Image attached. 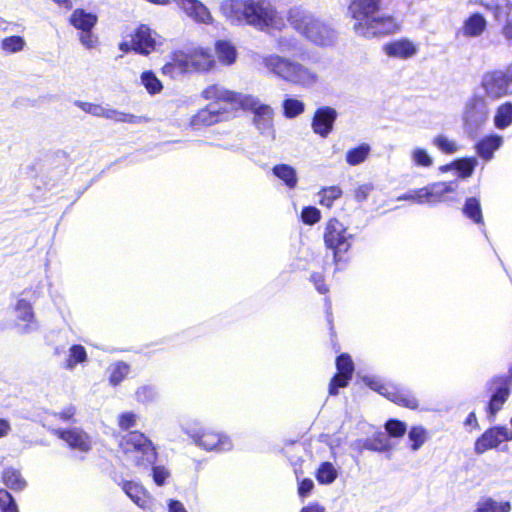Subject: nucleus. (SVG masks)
<instances>
[{
  "instance_id": "obj_1",
  "label": "nucleus",
  "mask_w": 512,
  "mask_h": 512,
  "mask_svg": "<svg viewBox=\"0 0 512 512\" xmlns=\"http://www.w3.org/2000/svg\"><path fill=\"white\" fill-rule=\"evenodd\" d=\"M220 13L232 25H249L257 30L280 28L281 19L268 0H224Z\"/></svg>"
},
{
  "instance_id": "obj_2",
  "label": "nucleus",
  "mask_w": 512,
  "mask_h": 512,
  "mask_svg": "<svg viewBox=\"0 0 512 512\" xmlns=\"http://www.w3.org/2000/svg\"><path fill=\"white\" fill-rule=\"evenodd\" d=\"M381 0H352L348 11L352 29L358 36L376 38L396 33L399 24L390 15L380 13Z\"/></svg>"
},
{
  "instance_id": "obj_3",
  "label": "nucleus",
  "mask_w": 512,
  "mask_h": 512,
  "mask_svg": "<svg viewBox=\"0 0 512 512\" xmlns=\"http://www.w3.org/2000/svg\"><path fill=\"white\" fill-rule=\"evenodd\" d=\"M291 27L308 41L318 46H330L337 37L334 28L301 6H294L287 13Z\"/></svg>"
},
{
  "instance_id": "obj_4",
  "label": "nucleus",
  "mask_w": 512,
  "mask_h": 512,
  "mask_svg": "<svg viewBox=\"0 0 512 512\" xmlns=\"http://www.w3.org/2000/svg\"><path fill=\"white\" fill-rule=\"evenodd\" d=\"M262 64L270 74L304 88L314 86L319 80V76L314 69L279 54L273 53L263 56Z\"/></svg>"
},
{
  "instance_id": "obj_5",
  "label": "nucleus",
  "mask_w": 512,
  "mask_h": 512,
  "mask_svg": "<svg viewBox=\"0 0 512 512\" xmlns=\"http://www.w3.org/2000/svg\"><path fill=\"white\" fill-rule=\"evenodd\" d=\"M120 447L126 459L139 467L147 468L157 459V452L152 441L139 431H132L124 435Z\"/></svg>"
},
{
  "instance_id": "obj_6",
  "label": "nucleus",
  "mask_w": 512,
  "mask_h": 512,
  "mask_svg": "<svg viewBox=\"0 0 512 512\" xmlns=\"http://www.w3.org/2000/svg\"><path fill=\"white\" fill-rule=\"evenodd\" d=\"M488 103L482 95L475 92L468 98L462 111L464 130L469 136H474L489 118Z\"/></svg>"
},
{
  "instance_id": "obj_7",
  "label": "nucleus",
  "mask_w": 512,
  "mask_h": 512,
  "mask_svg": "<svg viewBox=\"0 0 512 512\" xmlns=\"http://www.w3.org/2000/svg\"><path fill=\"white\" fill-rule=\"evenodd\" d=\"M457 188V181L438 182L403 194L399 196L397 200L413 201L418 204H429L433 206L440 202L450 200L446 195L454 193Z\"/></svg>"
},
{
  "instance_id": "obj_8",
  "label": "nucleus",
  "mask_w": 512,
  "mask_h": 512,
  "mask_svg": "<svg viewBox=\"0 0 512 512\" xmlns=\"http://www.w3.org/2000/svg\"><path fill=\"white\" fill-rule=\"evenodd\" d=\"M211 67L212 60L208 55L202 53L190 55L183 52H176L173 54L172 61L165 64L162 70L164 74L176 78L193 70L204 71Z\"/></svg>"
},
{
  "instance_id": "obj_9",
  "label": "nucleus",
  "mask_w": 512,
  "mask_h": 512,
  "mask_svg": "<svg viewBox=\"0 0 512 512\" xmlns=\"http://www.w3.org/2000/svg\"><path fill=\"white\" fill-rule=\"evenodd\" d=\"M240 108L253 111V123L263 136L275 138L274 111L269 105L263 104L257 97L247 94Z\"/></svg>"
},
{
  "instance_id": "obj_10",
  "label": "nucleus",
  "mask_w": 512,
  "mask_h": 512,
  "mask_svg": "<svg viewBox=\"0 0 512 512\" xmlns=\"http://www.w3.org/2000/svg\"><path fill=\"white\" fill-rule=\"evenodd\" d=\"M182 430L193 439L197 446L207 451L225 452L233 447L232 441L226 435L196 428L192 425H185Z\"/></svg>"
},
{
  "instance_id": "obj_11",
  "label": "nucleus",
  "mask_w": 512,
  "mask_h": 512,
  "mask_svg": "<svg viewBox=\"0 0 512 512\" xmlns=\"http://www.w3.org/2000/svg\"><path fill=\"white\" fill-rule=\"evenodd\" d=\"M367 385L399 406L409 409L418 408V400L408 389L392 383H384L377 378L367 380Z\"/></svg>"
},
{
  "instance_id": "obj_12",
  "label": "nucleus",
  "mask_w": 512,
  "mask_h": 512,
  "mask_svg": "<svg viewBox=\"0 0 512 512\" xmlns=\"http://www.w3.org/2000/svg\"><path fill=\"white\" fill-rule=\"evenodd\" d=\"M351 235L347 233L346 227L337 219H330L325 228L324 242L328 249L333 251L334 261L341 260L340 254L349 250Z\"/></svg>"
},
{
  "instance_id": "obj_13",
  "label": "nucleus",
  "mask_w": 512,
  "mask_h": 512,
  "mask_svg": "<svg viewBox=\"0 0 512 512\" xmlns=\"http://www.w3.org/2000/svg\"><path fill=\"white\" fill-rule=\"evenodd\" d=\"M492 13L494 20L503 23L501 35L512 42V0H471Z\"/></svg>"
},
{
  "instance_id": "obj_14",
  "label": "nucleus",
  "mask_w": 512,
  "mask_h": 512,
  "mask_svg": "<svg viewBox=\"0 0 512 512\" xmlns=\"http://www.w3.org/2000/svg\"><path fill=\"white\" fill-rule=\"evenodd\" d=\"M481 88L491 100H497L512 93V72L492 71L483 75Z\"/></svg>"
},
{
  "instance_id": "obj_15",
  "label": "nucleus",
  "mask_w": 512,
  "mask_h": 512,
  "mask_svg": "<svg viewBox=\"0 0 512 512\" xmlns=\"http://www.w3.org/2000/svg\"><path fill=\"white\" fill-rule=\"evenodd\" d=\"M75 105L86 113L96 117H104L117 122L140 124L146 123L149 119L145 116H136L133 114L118 111L116 109L107 108L99 104H93L83 101H75Z\"/></svg>"
},
{
  "instance_id": "obj_16",
  "label": "nucleus",
  "mask_w": 512,
  "mask_h": 512,
  "mask_svg": "<svg viewBox=\"0 0 512 512\" xmlns=\"http://www.w3.org/2000/svg\"><path fill=\"white\" fill-rule=\"evenodd\" d=\"M246 95L228 90L219 84L208 85L201 92L203 99L213 101L212 103H215L217 107L230 105L233 108H240Z\"/></svg>"
},
{
  "instance_id": "obj_17",
  "label": "nucleus",
  "mask_w": 512,
  "mask_h": 512,
  "mask_svg": "<svg viewBox=\"0 0 512 512\" xmlns=\"http://www.w3.org/2000/svg\"><path fill=\"white\" fill-rule=\"evenodd\" d=\"M162 44V38L147 25H140L132 35V48L136 53L149 55Z\"/></svg>"
},
{
  "instance_id": "obj_18",
  "label": "nucleus",
  "mask_w": 512,
  "mask_h": 512,
  "mask_svg": "<svg viewBox=\"0 0 512 512\" xmlns=\"http://www.w3.org/2000/svg\"><path fill=\"white\" fill-rule=\"evenodd\" d=\"M512 440V432L503 426H496L485 431L475 442V453L483 454L498 447L502 442Z\"/></svg>"
},
{
  "instance_id": "obj_19",
  "label": "nucleus",
  "mask_w": 512,
  "mask_h": 512,
  "mask_svg": "<svg viewBox=\"0 0 512 512\" xmlns=\"http://www.w3.org/2000/svg\"><path fill=\"white\" fill-rule=\"evenodd\" d=\"M16 327L20 334H30L38 330L39 325L35 319L32 305L25 299H19L15 305Z\"/></svg>"
},
{
  "instance_id": "obj_20",
  "label": "nucleus",
  "mask_w": 512,
  "mask_h": 512,
  "mask_svg": "<svg viewBox=\"0 0 512 512\" xmlns=\"http://www.w3.org/2000/svg\"><path fill=\"white\" fill-rule=\"evenodd\" d=\"M53 433L64 440L72 449L86 453L92 448L90 436L81 428L53 429Z\"/></svg>"
},
{
  "instance_id": "obj_21",
  "label": "nucleus",
  "mask_w": 512,
  "mask_h": 512,
  "mask_svg": "<svg viewBox=\"0 0 512 512\" xmlns=\"http://www.w3.org/2000/svg\"><path fill=\"white\" fill-rule=\"evenodd\" d=\"M336 367L338 373L331 379L329 384L330 395H337L338 388L346 387L354 371L352 359L347 354H341L337 357Z\"/></svg>"
},
{
  "instance_id": "obj_22",
  "label": "nucleus",
  "mask_w": 512,
  "mask_h": 512,
  "mask_svg": "<svg viewBox=\"0 0 512 512\" xmlns=\"http://www.w3.org/2000/svg\"><path fill=\"white\" fill-rule=\"evenodd\" d=\"M227 113L226 107H217L215 103H210L191 118L190 125L194 128L210 126L226 119Z\"/></svg>"
},
{
  "instance_id": "obj_23",
  "label": "nucleus",
  "mask_w": 512,
  "mask_h": 512,
  "mask_svg": "<svg viewBox=\"0 0 512 512\" xmlns=\"http://www.w3.org/2000/svg\"><path fill=\"white\" fill-rule=\"evenodd\" d=\"M337 115V111L332 107L324 106L318 108L312 119L313 131L321 137H327L333 130Z\"/></svg>"
},
{
  "instance_id": "obj_24",
  "label": "nucleus",
  "mask_w": 512,
  "mask_h": 512,
  "mask_svg": "<svg viewBox=\"0 0 512 512\" xmlns=\"http://www.w3.org/2000/svg\"><path fill=\"white\" fill-rule=\"evenodd\" d=\"M383 51L388 57L405 60L415 56L418 47L411 40L401 38L384 44Z\"/></svg>"
},
{
  "instance_id": "obj_25",
  "label": "nucleus",
  "mask_w": 512,
  "mask_h": 512,
  "mask_svg": "<svg viewBox=\"0 0 512 512\" xmlns=\"http://www.w3.org/2000/svg\"><path fill=\"white\" fill-rule=\"evenodd\" d=\"M487 28V20L480 13H473L466 18L458 31V34L466 38H478Z\"/></svg>"
},
{
  "instance_id": "obj_26",
  "label": "nucleus",
  "mask_w": 512,
  "mask_h": 512,
  "mask_svg": "<svg viewBox=\"0 0 512 512\" xmlns=\"http://www.w3.org/2000/svg\"><path fill=\"white\" fill-rule=\"evenodd\" d=\"M122 490L140 508L147 509L150 507L149 496L140 484L132 481H125L122 484Z\"/></svg>"
},
{
  "instance_id": "obj_27",
  "label": "nucleus",
  "mask_w": 512,
  "mask_h": 512,
  "mask_svg": "<svg viewBox=\"0 0 512 512\" xmlns=\"http://www.w3.org/2000/svg\"><path fill=\"white\" fill-rule=\"evenodd\" d=\"M503 144V137L499 135H488L482 138L476 144V150L478 155L489 161L493 158L494 152L498 150Z\"/></svg>"
},
{
  "instance_id": "obj_28",
  "label": "nucleus",
  "mask_w": 512,
  "mask_h": 512,
  "mask_svg": "<svg viewBox=\"0 0 512 512\" xmlns=\"http://www.w3.org/2000/svg\"><path fill=\"white\" fill-rule=\"evenodd\" d=\"M509 394L510 388L507 381L505 380L493 393L487 406V413L490 420H493L497 412L501 410Z\"/></svg>"
},
{
  "instance_id": "obj_29",
  "label": "nucleus",
  "mask_w": 512,
  "mask_h": 512,
  "mask_svg": "<svg viewBox=\"0 0 512 512\" xmlns=\"http://www.w3.org/2000/svg\"><path fill=\"white\" fill-rule=\"evenodd\" d=\"M509 501H498L490 496H483L475 504L474 512H511Z\"/></svg>"
},
{
  "instance_id": "obj_30",
  "label": "nucleus",
  "mask_w": 512,
  "mask_h": 512,
  "mask_svg": "<svg viewBox=\"0 0 512 512\" xmlns=\"http://www.w3.org/2000/svg\"><path fill=\"white\" fill-rule=\"evenodd\" d=\"M97 22V16L83 9H76L70 17V23L82 31L91 30Z\"/></svg>"
},
{
  "instance_id": "obj_31",
  "label": "nucleus",
  "mask_w": 512,
  "mask_h": 512,
  "mask_svg": "<svg viewBox=\"0 0 512 512\" xmlns=\"http://www.w3.org/2000/svg\"><path fill=\"white\" fill-rule=\"evenodd\" d=\"M272 171L273 174L282 180L287 187L290 189L296 187L298 177L296 170L292 166L288 164H278L273 167Z\"/></svg>"
},
{
  "instance_id": "obj_32",
  "label": "nucleus",
  "mask_w": 512,
  "mask_h": 512,
  "mask_svg": "<svg viewBox=\"0 0 512 512\" xmlns=\"http://www.w3.org/2000/svg\"><path fill=\"white\" fill-rule=\"evenodd\" d=\"M215 51L218 60L224 65H231L236 60V48L228 41H217L215 44Z\"/></svg>"
},
{
  "instance_id": "obj_33",
  "label": "nucleus",
  "mask_w": 512,
  "mask_h": 512,
  "mask_svg": "<svg viewBox=\"0 0 512 512\" xmlns=\"http://www.w3.org/2000/svg\"><path fill=\"white\" fill-rule=\"evenodd\" d=\"M463 214L475 224H483V214L479 199L467 198L462 208Z\"/></svg>"
},
{
  "instance_id": "obj_34",
  "label": "nucleus",
  "mask_w": 512,
  "mask_h": 512,
  "mask_svg": "<svg viewBox=\"0 0 512 512\" xmlns=\"http://www.w3.org/2000/svg\"><path fill=\"white\" fill-rule=\"evenodd\" d=\"M2 478L4 484L14 491H21L26 487V481L16 469H5Z\"/></svg>"
},
{
  "instance_id": "obj_35",
  "label": "nucleus",
  "mask_w": 512,
  "mask_h": 512,
  "mask_svg": "<svg viewBox=\"0 0 512 512\" xmlns=\"http://www.w3.org/2000/svg\"><path fill=\"white\" fill-rule=\"evenodd\" d=\"M276 48L282 54H291L300 50V42L293 35H281L276 39Z\"/></svg>"
},
{
  "instance_id": "obj_36",
  "label": "nucleus",
  "mask_w": 512,
  "mask_h": 512,
  "mask_svg": "<svg viewBox=\"0 0 512 512\" xmlns=\"http://www.w3.org/2000/svg\"><path fill=\"white\" fill-rule=\"evenodd\" d=\"M370 150V146L366 143H363L355 148L348 150L346 153L347 163L351 166L361 164L367 159Z\"/></svg>"
},
{
  "instance_id": "obj_37",
  "label": "nucleus",
  "mask_w": 512,
  "mask_h": 512,
  "mask_svg": "<svg viewBox=\"0 0 512 512\" xmlns=\"http://www.w3.org/2000/svg\"><path fill=\"white\" fill-rule=\"evenodd\" d=\"M512 123V104L507 102L498 107L494 116V124L498 129H504Z\"/></svg>"
},
{
  "instance_id": "obj_38",
  "label": "nucleus",
  "mask_w": 512,
  "mask_h": 512,
  "mask_svg": "<svg viewBox=\"0 0 512 512\" xmlns=\"http://www.w3.org/2000/svg\"><path fill=\"white\" fill-rule=\"evenodd\" d=\"M338 476V471L331 462H323L317 470L316 479L320 484H331Z\"/></svg>"
},
{
  "instance_id": "obj_39",
  "label": "nucleus",
  "mask_w": 512,
  "mask_h": 512,
  "mask_svg": "<svg viewBox=\"0 0 512 512\" xmlns=\"http://www.w3.org/2000/svg\"><path fill=\"white\" fill-rule=\"evenodd\" d=\"M110 377L109 382L113 386H117L120 384L129 374L130 366L129 364L119 361L117 363L112 364L109 367Z\"/></svg>"
},
{
  "instance_id": "obj_40",
  "label": "nucleus",
  "mask_w": 512,
  "mask_h": 512,
  "mask_svg": "<svg viewBox=\"0 0 512 512\" xmlns=\"http://www.w3.org/2000/svg\"><path fill=\"white\" fill-rule=\"evenodd\" d=\"M87 353L82 345H73L69 349L68 358L65 362V368L73 370L77 364L85 362Z\"/></svg>"
},
{
  "instance_id": "obj_41",
  "label": "nucleus",
  "mask_w": 512,
  "mask_h": 512,
  "mask_svg": "<svg viewBox=\"0 0 512 512\" xmlns=\"http://www.w3.org/2000/svg\"><path fill=\"white\" fill-rule=\"evenodd\" d=\"M26 42L21 36H9L1 40L0 47L5 53L13 54L24 50Z\"/></svg>"
},
{
  "instance_id": "obj_42",
  "label": "nucleus",
  "mask_w": 512,
  "mask_h": 512,
  "mask_svg": "<svg viewBox=\"0 0 512 512\" xmlns=\"http://www.w3.org/2000/svg\"><path fill=\"white\" fill-rule=\"evenodd\" d=\"M135 399L144 405L154 403L158 399L157 389L152 385H143L135 391Z\"/></svg>"
},
{
  "instance_id": "obj_43",
  "label": "nucleus",
  "mask_w": 512,
  "mask_h": 512,
  "mask_svg": "<svg viewBox=\"0 0 512 512\" xmlns=\"http://www.w3.org/2000/svg\"><path fill=\"white\" fill-rule=\"evenodd\" d=\"M408 439L411 442V449L417 451L426 442L427 431L422 426H413L408 432Z\"/></svg>"
},
{
  "instance_id": "obj_44",
  "label": "nucleus",
  "mask_w": 512,
  "mask_h": 512,
  "mask_svg": "<svg viewBox=\"0 0 512 512\" xmlns=\"http://www.w3.org/2000/svg\"><path fill=\"white\" fill-rule=\"evenodd\" d=\"M140 81L150 94H157L163 88L161 81L152 71L143 72L140 76Z\"/></svg>"
},
{
  "instance_id": "obj_45",
  "label": "nucleus",
  "mask_w": 512,
  "mask_h": 512,
  "mask_svg": "<svg viewBox=\"0 0 512 512\" xmlns=\"http://www.w3.org/2000/svg\"><path fill=\"white\" fill-rule=\"evenodd\" d=\"M362 449L384 452L390 449V445L383 433H378L377 436L371 440L367 439L362 442Z\"/></svg>"
},
{
  "instance_id": "obj_46",
  "label": "nucleus",
  "mask_w": 512,
  "mask_h": 512,
  "mask_svg": "<svg viewBox=\"0 0 512 512\" xmlns=\"http://www.w3.org/2000/svg\"><path fill=\"white\" fill-rule=\"evenodd\" d=\"M342 194V190L337 186L326 187L319 193V203L322 206L330 208L334 201L338 199Z\"/></svg>"
},
{
  "instance_id": "obj_47",
  "label": "nucleus",
  "mask_w": 512,
  "mask_h": 512,
  "mask_svg": "<svg viewBox=\"0 0 512 512\" xmlns=\"http://www.w3.org/2000/svg\"><path fill=\"white\" fill-rule=\"evenodd\" d=\"M305 105L295 98H287L283 101V111L287 118H294L303 113Z\"/></svg>"
},
{
  "instance_id": "obj_48",
  "label": "nucleus",
  "mask_w": 512,
  "mask_h": 512,
  "mask_svg": "<svg viewBox=\"0 0 512 512\" xmlns=\"http://www.w3.org/2000/svg\"><path fill=\"white\" fill-rule=\"evenodd\" d=\"M455 169L461 178L470 177L477 165L476 158H463L454 161Z\"/></svg>"
},
{
  "instance_id": "obj_49",
  "label": "nucleus",
  "mask_w": 512,
  "mask_h": 512,
  "mask_svg": "<svg viewBox=\"0 0 512 512\" xmlns=\"http://www.w3.org/2000/svg\"><path fill=\"white\" fill-rule=\"evenodd\" d=\"M433 145L446 154H453L458 151L457 143L444 135H438L433 138Z\"/></svg>"
},
{
  "instance_id": "obj_50",
  "label": "nucleus",
  "mask_w": 512,
  "mask_h": 512,
  "mask_svg": "<svg viewBox=\"0 0 512 512\" xmlns=\"http://www.w3.org/2000/svg\"><path fill=\"white\" fill-rule=\"evenodd\" d=\"M411 159L416 166L431 167L433 165V158L429 155L427 150L423 148H415L411 151Z\"/></svg>"
},
{
  "instance_id": "obj_51",
  "label": "nucleus",
  "mask_w": 512,
  "mask_h": 512,
  "mask_svg": "<svg viewBox=\"0 0 512 512\" xmlns=\"http://www.w3.org/2000/svg\"><path fill=\"white\" fill-rule=\"evenodd\" d=\"M0 510L1 512H19L15 499L4 489H0Z\"/></svg>"
},
{
  "instance_id": "obj_52",
  "label": "nucleus",
  "mask_w": 512,
  "mask_h": 512,
  "mask_svg": "<svg viewBox=\"0 0 512 512\" xmlns=\"http://www.w3.org/2000/svg\"><path fill=\"white\" fill-rule=\"evenodd\" d=\"M385 429L391 437H402L407 430V426L400 420L390 419L386 422Z\"/></svg>"
},
{
  "instance_id": "obj_53",
  "label": "nucleus",
  "mask_w": 512,
  "mask_h": 512,
  "mask_svg": "<svg viewBox=\"0 0 512 512\" xmlns=\"http://www.w3.org/2000/svg\"><path fill=\"white\" fill-rule=\"evenodd\" d=\"M321 218V212L313 206L303 208L301 212V219L307 225H314Z\"/></svg>"
},
{
  "instance_id": "obj_54",
  "label": "nucleus",
  "mask_w": 512,
  "mask_h": 512,
  "mask_svg": "<svg viewBox=\"0 0 512 512\" xmlns=\"http://www.w3.org/2000/svg\"><path fill=\"white\" fill-rule=\"evenodd\" d=\"M138 415L133 412H125L119 416L118 424L121 429L128 430L136 425Z\"/></svg>"
},
{
  "instance_id": "obj_55",
  "label": "nucleus",
  "mask_w": 512,
  "mask_h": 512,
  "mask_svg": "<svg viewBox=\"0 0 512 512\" xmlns=\"http://www.w3.org/2000/svg\"><path fill=\"white\" fill-rule=\"evenodd\" d=\"M170 476L169 471L163 466H154L152 468V477L158 486L165 484L166 479Z\"/></svg>"
},
{
  "instance_id": "obj_56",
  "label": "nucleus",
  "mask_w": 512,
  "mask_h": 512,
  "mask_svg": "<svg viewBox=\"0 0 512 512\" xmlns=\"http://www.w3.org/2000/svg\"><path fill=\"white\" fill-rule=\"evenodd\" d=\"M373 189L374 186L370 183L360 185L356 188L354 197L358 202H363L368 198Z\"/></svg>"
},
{
  "instance_id": "obj_57",
  "label": "nucleus",
  "mask_w": 512,
  "mask_h": 512,
  "mask_svg": "<svg viewBox=\"0 0 512 512\" xmlns=\"http://www.w3.org/2000/svg\"><path fill=\"white\" fill-rule=\"evenodd\" d=\"M311 281L313 282L316 290L321 293V294H326L329 289L328 287L324 284V279H323V276L319 273H313L311 275Z\"/></svg>"
},
{
  "instance_id": "obj_58",
  "label": "nucleus",
  "mask_w": 512,
  "mask_h": 512,
  "mask_svg": "<svg viewBox=\"0 0 512 512\" xmlns=\"http://www.w3.org/2000/svg\"><path fill=\"white\" fill-rule=\"evenodd\" d=\"M314 487V483L311 479H303L298 486V494L300 497H307Z\"/></svg>"
},
{
  "instance_id": "obj_59",
  "label": "nucleus",
  "mask_w": 512,
  "mask_h": 512,
  "mask_svg": "<svg viewBox=\"0 0 512 512\" xmlns=\"http://www.w3.org/2000/svg\"><path fill=\"white\" fill-rule=\"evenodd\" d=\"M80 41L86 48H93L97 42L96 37L92 34L91 30L82 31Z\"/></svg>"
},
{
  "instance_id": "obj_60",
  "label": "nucleus",
  "mask_w": 512,
  "mask_h": 512,
  "mask_svg": "<svg viewBox=\"0 0 512 512\" xmlns=\"http://www.w3.org/2000/svg\"><path fill=\"white\" fill-rule=\"evenodd\" d=\"M76 413V407L73 405H68L64 407L59 413H55L54 415L59 417L63 421H71Z\"/></svg>"
},
{
  "instance_id": "obj_61",
  "label": "nucleus",
  "mask_w": 512,
  "mask_h": 512,
  "mask_svg": "<svg viewBox=\"0 0 512 512\" xmlns=\"http://www.w3.org/2000/svg\"><path fill=\"white\" fill-rule=\"evenodd\" d=\"M167 506L168 512H187L184 505L178 500L169 499Z\"/></svg>"
},
{
  "instance_id": "obj_62",
  "label": "nucleus",
  "mask_w": 512,
  "mask_h": 512,
  "mask_svg": "<svg viewBox=\"0 0 512 512\" xmlns=\"http://www.w3.org/2000/svg\"><path fill=\"white\" fill-rule=\"evenodd\" d=\"M11 431L10 422L6 419L0 418V438L6 437Z\"/></svg>"
},
{
  "instance_id": "obj_63",
  "label": "nucleus",
  "mask_w": 512,
  "mask_h": 512,
  "mask_svg": "<svg viewBox=\"0 0 512 512\" xmlns=\"http://www.w3.org/2000/svg\"><path fill=\"white\" fill-rule=\"evenodd\" d=\"M300 512H325V509L318 504H311L303 507Z\"/></svg>"
},
{
  "instance_id": "obj_64",
  "label": "nucleus",
  "mask_w": 512,
  "mask_h": 512,
  "mask_svg": "<svg viewBox=\"0 0 512 512\" xmlns=\"http://www.w3.org/2000/svg\"><path fill=\"white\" fill-rule=\"evenodd\" d=\"M466 426L478 427V421L474 412L469 413L465 421Z\"/></svg>"
}]
</instances>
